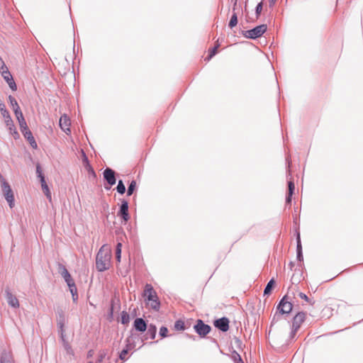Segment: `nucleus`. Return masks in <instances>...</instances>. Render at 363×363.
Listing matches in <instances>:
<instances>
[{
	"mask_svg": "<svg viewBox=\"0 0 363 363\" xmlns=\"http://www.w3.org/2000/svg\"><path fill=\"white\" fill-rule=\"evenodd\" d=\"M276 1L277 0H269L270 6L274 5Z\"/></svg>",
	"mask_w": 363,
	"mask_h": 363,
	"instance_id": "nucleus-51",
	"label": "nucleus"
},
{
	"mask_svg": "<svg viewBox=\"0 0 363 363\" xmlns=\"http://www.w3.org/2000/svg\"><path fill=\"white\" fill-rule=\"evenodd\" d=\"M116 190H117V192L121 195L124 194L126 191L125 186L121 179L118 180V182Z\"/></svg>",
	"mask_w": 363,
	"mask_h": 363,
	"instance_id": "nucleus-33",
	"label": "nucleus"
},
{
	"mask_svg": "<svg viewBox=\"0 0 363 363\" xmlns=\"http://www.w3.org/2000/svg\"><path fill=\"white\" fill-rule=\"evenodd\" d=\"M59 123L61 129L67 135H69L71 133V130L69 128L71 125L70 119L66 114H64L60 117Z\"/></svg>",
	"mask_w": 363,
	"mask_h": 363,
	"instance_id": "nucleus-16",
	"label": "nucleus"
},
{
	"mask_svg": "<svg viewBox=\"0 0 363 363\" xmlns=\"http://www.w3.org/2000/svg\"><path fill=\"white\" fill-rule=\"evenodd\" d=\"M94 351L92 350H90L87 353V357L90 358L93 356Z\"/></svg>",
	"mask_w": 363,
	"mask_h": 363,
	"instance_id": "nucleus-48",
	"label": "nucleus"
},
{
	"mask_svg": "<svg viewBox=\"0 0 363 363\" xmlns=\"http://www.w3.org/2000/svg\"><path fill=\"white\" fill-rule=\"evenodd\" d=\"M14 113H15L16 118L18 121L21 131L23 130H26V128H28L21 110L19 111H17Z\"/></svg>",
	"mask_w": 363,
	"mask_h": 363,
	"instance_id": "nucleus-25",
	"label": "nucleus"
},
{
	"mask_svg": "<svg viewBox=\"0 0 363 363\" xmlns=\"http://www.w3.org/2000/svg\"><path fill=\"white\" fill-rule=\"evenodd\" d=\"M238 0H231V2L235 4V6H238Z\"/></svg>",
	"mask_w": 363,
	"mask_h": 363,
	"instance_id": "nucleus-53",
	"label": "nucleus"
},
{
	"mask_svg": "<svg viewBox=\"0 0 363 363\" xmlns=\"http://www.w3.org/2000/svg\"><path fill=\"white\" fill-rule=\"evenodd\" d=\"M211 340H212V342L217 343V341L214 338H211Z\"/></svg>",
	"mask_w": 363,
	"mask_h": 363,
	"instance_id": "nucleus-55",
	"label": "nucleus"
},
{
	"mask_svg": "<svg viewBox=\"0 0 363 363\" xmlns=\"http://www.w3.org/2000/svg\"><path fill=\"white\" fill-rule=\"evenodd\" d=\"M0 363H15L11 352L4 350L0 355Z\"/></svg>",
	"mask_w": 363,
	"mask_h": 363,
	"instance_id": "nucleus-22",
	"label": "nucleus"
},
{
	"mask_svg": "<svg viewBox=\"0 0 363 363\" xmlns=\"http://www.w3.org/2000/svg\"><path fill=\"white\" fill-rule=\"evenodd\" d=\"M286 161L288 162L289 166L290 165V161L288 158H286Z\"/></svg>",
	"mask_w": 363,
	"mask_h": 363,
	"instance_id": "nucleus-56",
	"label": "nucleus"
},
{
	"mask_svg": "<svg viewBox=\"0 0 363 363\" xmlns=\"http://www.w3.org/2000/svg\"><path fill=\"white\" fill-rule=\"evenodd\" d=\"M1 76L4 78V79L6 82L10 89L15 91L17 90V86L13 78V76L11 75V72H9L8 67L6 69L1 70Z\"/></svg>",
	"mask_w": 363,
	"mask_h": 363,
	"instance_id": "nucleus-12",
	"label": "nucleus"
},
{
	"mask_svg": "<svg viewBox=\"0 0 363 363\" xmlns=\"http://www.w3.org/2000/svg\"><path fill=\"white\" fill-rule=\"evenodd\" d=\"M7 66L6 65L5 62L3 61L1 57H0V72L3 69H6Z\"/></svg>",
	"mask_w": 363,
	"mask_h": 363,
	"instance_id": "nucleus-46",
	"label": "nucleus"
},
{
	"mask_svg": "<svg viewBox=\"0 0 363 363\" xmlns=\"http://www.w3.org/2000/svg\"><path fill=\"white\" fill-rule=\"evenodd\" d=\"M108 350L107 349L101 350L99 352V356H98V359H97L96 363H101L103 362L104 359L106 358V357L108 355Z\"/></svg>",
	"mask_w": 363,
	"mask_h": 363,
	"instance_id": "nucleus-32",
	"label": "nucleus"
},
{
	"mask_svg": "<svg viewBox=\"0 0 363 363\" xmlns=\"http://www.w3.org/2000/svg\"><path fill=\"white\" fill-rule=\"evenodd\" d=\"M194 329L200 337L203 338L211 332V327L202 320L198 319L194 325Z\"/></svg>",
	"mask_w": 363,
	"mask_h": 363,
	"instance_id": "nucleus-10",
	"label": "nucleus"
},
{
	"mask_svg": "<svg viewBox=\"0 0 363 363\" xmlns=\"http://www.w3.org/2000/svg\"><path fill=\"white\" fill-rule=\"evenodd\" d=\"M1 188L4 194V196L9 203L10 208H13L15 205L14 196L11 186L5 179L4 176L0 173Z\"/></svg>",
	"mask_w": 363,
	"mask_h": 363,
	"instance_id": "nucleus-6",
	"label": "nucleus"
},
{
	"mask_svg": "<svg viewBox=\"0 0 363 363\" xmlns=\"http://www.w3.org/2000/svg\"><path fill=\"white\" fill-rule=\"evenodd\" d=\"M41 188H42V190H43V193L45 194L46 198L48 199H49L50 201H51V199H52L51 192L50 191V189H49L48 184L41 186Z\"/></svg>",
	"mask_w": 363,
	"mask_h": 363,
	"instance_id": "nucleus-39",
	"label": "nucleus"
},
{
	"mask_svg": "<svg viewBox=\"0 0 363 363\" xmlns=\"http://www.w3.org/2000/svg\"><path fill=\"white\" fill-rule=\"evenodd\" d=\"M117 216L122 220V223L125 224L130 219V215L128 212V202L125 199L121 200V203L119 207V210L117 213Z\"/></svg>",
	"mask_w": 363,
	"mask_h": 363,
	"instance_id": "nucleus-11",
	"label": "nucleus"
},
{
	"mask_svg": "<svg viewBox=\"0 0 363 363\" xmlns=\"http://www.w3.org/2000/svg\"><path fill=\"white\" fill-rule=\"evenodd\" d=\"M57 330H64L66 323L65 314L62 308H58L56 311Z\"/></svg>",
	"mask_w": 363,
	"mask_h": 363,
	"instance_id": "nucleus-14",
	"label": "nucleus"
},
{
	"mask_svg": "<svg viewBox=\"0 0 363 363\" xmlns=\"http://www.w3.org/2000/svg\"><path fill=\"white\" fill-rule=\"evenodd\" d=\"M103 177L108 184V186L104 185L106 190H110L111 186L116 183V172L111 168L106 167L104 170Z\"/></svg>",
	"mask_w": 363,
	"mask_h": 363,
	"instance_id": "nucleus-9",
	"label": "nucleus"
},
{
	"mask_svg": "<svg viewBox=\"0 0 363 363\" xmlns=\"http://www.w3.org/2000/svg\"><path fill=\"white\" fill-rule=\"evenodd\" d=\"M275 286V280L274 278H272L267 283V286L264 289V295L269 296L271 294L272 289Z\"/></svg>",
	"mask_w": 363,
	"mask_h": 363,
	"instance_id": "nucleus-28",
	"label": "nucleus"
},
{
	"mask_svg": "<svg viewBox=\"0 0 363 363\" xmlns=\"http://www.w3.org/2000/svg\"><path fill=\"white\" fill-rule=\"evenodd\" d=\"M143 296L145 298L146 301L150 302V307L152 309L155 311H158L160 310L161 305L160 301L155 290L150 284H146L143 292Z\"/></svg>",
	"mask_w": 363,
	"mask_h": 363,
	"instance_id": "nucleus-4",
	"label": "nucleus"
},
{
	"mask_svg": "<svg viewBox=\"0 0 363 363\" xmlns=\"http://www.w3.org/2000/svg\"><path fill=\"white\" fill-rule=\"evenodd\" d=\"M121 247H122V244L118 242L117 244L116 248V257L117 261H118V262L121 261Z\"/></svg>",
	"mask_w": 363,
	"mask_h": 363,
	"instance_id": "nucleus-42",
	"label": "nucleus"
},
{
	"mask_svg": "<svg viewBox=\"0 0 363 363\" xmlns=\"http://www.w3.org/2000/svg\"><path fill=\"white\" fill-rule=\"evenodd\" d=\"M159 335L162 338L168 337V328L165 326H162L160 328Z\"/></svg>",
	"mask_w": 363,
	"mask_h": 363,
	"instance_id": "nucleus-41",
	"label": "nucleus"
},
{
	"mask_svg": "<svg viewBox=\"0 0 363 363\" xmlns=\"http://www.w3.org/2000/svg\"><path fill=\"white\" fill-rule=\"evenodd\" d=\"M229 319L227 317H222L213 322L214 326L222 332H227L229 330Z\"/></svg>",
	"mask_w": 363,
	"mask_h": 363,
	"instance_id": "nucleus-13",
	"label": "nucleus"
},
{
	"mask_svg": "<svg viewBox=\"0 0 363 363\" xmlns=\"http://www.w3.org/2000/svg\"><path fill=\"white\" fill-rule=\"evenodd\" d=\"M296 259L299 262H302L303 260V252H302V245L301 241V235L299 231L296 232Z\"/></svg>",
	"mask_w": 363,
	"mask_h": 363,
	"instance_id": "nucleus-21",
	"label": "nucleus"
},
{
	"mask_svg": "<svg viewBox=\"0 0 363 363\" xmlns=\"http://www.w3.org/2000/svg\"><path fill=\"white\" fill-rule=\"evenodd\" d=\"M9 101L10 103L11 106H12L14 113L21 111V108L18 106V104L16 99L11 95L9 96Z\"/></svg>",
	"mask_w": 363,
	"mask_h": 363,
	"instance_id": "nucleus-29",
	"label": "nucleus"
},
{
	"mask_svg": "<svg viewBox=\"0 0 363 363\" xmlns=\"http://www.w3.org/2000/svg\"><path fill=\"white\" fill-rule=\"evenodd\" d=\"M58 333L60 335V340L62 342V345H63V347L66 350L68 354H72L73 353V350L72 349V347L69 345V344L68 343L67 339H66V335H65V330H58Z\"/></svg>",
	"mask_w": 363,
	"mask_h": 363,
	"instance_id": "nucleus-23",
	"label": "nucleus"
},
{
	"mask_svg": "<svg viewBox=\"0 0 363 363\" xmlns=\"http://www.w3.org/2000/svg\"><path fill=\"white\" fill-rule=\"evenodd\" d=\"M36 174L40 182L42 181L43 178H45L44 174L43 173L41 166L39 163L36 164Z\"/></svg>",
	"mask_w": 363,
	"mask_h": 363,
	"instance_id": "nucleus-38",
	"label": "nucleus"
},
{
	"mask_svg": "<svg viewBox=\"0 0 363 363\" xmlns=\"http://www.w3.org/2000/svg\"><path fill=\"white\" fill-rule=\"evenodd\" d=\"M236 9H237V6H235V4H233V13L235 12Z\"/></svg>",
	"mask_w": 363,
	"mask_h": 363,
	"instance_id": "nucleus-54",
	"label": "nucleus"
},
{
	"mask_svg": "<svg viewBox=\"0 0 363 363\" xmlns=\"http://www.w3.org/2000/svg\"><path fill=\"white\" fill-rule=\"evenodd\" d=\"M126 342H127V344L125 345V347L123 348L121 352H120L119 354V358L121 359V360H126L127 358H126V355L128 354V351L131 349H133L135 345L133 344H131L130 342V340L128 338H127L126 340Z\"/></svg>",
	"mask_w": 363,
	"mask_h": 363,
	"instance_id": "nucleus-24",
	"label": "nucleus"
},
{
	"mask_svg": "<svg viewBox=\"0 0 363 363\" xmlns=\"http://www.w3.org/2000/svg\"><path fill=\"white\" fill-rule=\"evenodd\" d=\"M306 313L303 311L298 312L291 320V331L289 333L287 343L289 344L295 340L298 330L300 329L302 323L306 320Z\"/></svg>",
	"mask_w": 363,
	"mask_h": 363,
	"instance_id": "nucleus-2",
	"label": "nucleus"
},
{
	"mask_svg": "<svg viewBox=\"0 0 363 363\" xmlns=\"http://www.w3.org/2000/svg\"><path fill=\"white\" fill-rule=\"evenodd\" d=\"M40 182L41 186L47 184L45 178H43L42 181H40Z\"/></svg>",
	"mask_w": 363,
	"mask_h": 363,
	"instance_id": "nucleus-50",
	"label": "nucleus"
},
{
	"mask_svg": "<svg viewBox=\"0 0 363 363\" xmlns=\"http://www.w3.org/2000/svg\"><path fill=\"white\" fill-rule=\"evenodd\" d=\"M121 322L123 325H126L130 322V315L128 312L123 311L121 314Z\"/></svg>",
	"mask_w": 363,
	"mask_h": 363,
	"instance_id": "nucleus-34",
	"label": "nucleus"
},
{
	"mask_svg": "<svg viewBox=\"0 0 363 363\" xmlns=\"http://www.w3.org/2000/svg\"><path fill=\"white\" fill-rule=\"evenodd\" d=\"M291 299L289 294L284 296L277 306V312L282 315H289L293 309V304L289 301Z\"/></svg>",
	"mask_w": 363,
	"mask_h": 363,
	"instance_id": "nucleus-8",
	"label": "nucleus"
},
{
	"mask_svg": "<svg viewBox=\"0 0 363 363\" xmlns=\"http://www.w3.org/2000/svg\"><path fill=\"white\" fill-rule=\"evenodd\" d=\"M133 328L140 333H144L147 328V324L143 318H136L133 322Z\"/></svg>",
	"mask_w": 363,
	"mask_h": 363,
	"instance_id": "nucleus-17",
	"label": "nucleus"
},
{
	"mask_svg": "<svg viewBox=\"0 0 363 363\" xmlns=\"http://www.w3.org/2000/svg\"><path fill=\"white\" fill-rule=\"evenodd\" d=\"M283 315L282 314L279 313V312H277V311H276V313H274V315H273L272 318V320H271V325H270V328L276 323H277L278 321L280 320L281 319V316Z\"/></svg>",
	"mask_w": 363,
	"mask_h": 363,
	"instance_id": "nucleus-40",
	"label": "nucleus"
},
{
	"mask_svg": "<svg viewBox=\"0 0 363 363\" xmlns=\"http://www.w3.org/2000/svg\"><path fill=\"white\" fill-rule=\"evenodd\" d=\"M21 133L24 138L28 140L32 148L37 149L38 144L33 135L32 132L28 129V128H26V130H21Z\"/></svg>",
	"mask_w": 363,
	"mask_h": 363,
	"instance_id": "nucleus-20",
	"label": "nucleus"
},
{
	"mask_svg": "<svg viewBox=\"0 0 363 363\" xmlns=\"http://www.w3.org/2000/svg\"><path fill=\"white\" fill-rule=\"evenodd\" d=\"M135 189H136V182H135V180H132L128 186L127 196H131L133 194Z\"/></svg>",
	"mask_w": 363,
	"mask_h": 363,
	"instance_id": "nucleus-35",
	"label": "nucleus"
},
{
	"mask_svg": "<svg viewBox=\"0 0 363 363\" xmlns=\"http://www.w3.org/2000/svg\"><path fill=\"white\" fill-rule=\"evenodd\" d=\"M57 267L59 273L61 274L67 286L69 287L73 301L77 302L78 300V294L77 288L74 279L64 264L58 263Z\"/></svg>",
	"mask_w": 363,
	"mask_h": 363,
	"instance_id": "nucleus-1",
	"label": "nucleus"
},
{
	"mask_svg": "<svg viewBox=\"0 0 363 363\" xmlns=\"http://www.w3.org/2000/svg\"><path fill=\"white\" fill-rule=\"evenodd\" d=\"M301 267V264H300L298 266V267L295 268L294 272L291 278V281L292 284H298L301 282L302 279H303V273Z\"/></svg>",
	"mask_w": 363,
	"mask_h": 363,
	"instance_id": "nucleus-19",
	"label": "nucleus"
},
{
	"mask_svg": "<svg viewBox=\"0 0 363 363\" xmlns=\"http://www.w3.org/2000/svg\"><path fill=\"white\" fill-rule=\"evenodd\" d=\"M5 296L7 301L8 304L14 308H17L19 307V301L16 296L13 295L9 288L5 289Z\"/></svg>",
	"mask_w": 363,
	"mask_h": 363,
	"instance_id": "nucleus-15",
	"label": "nucleus"
},
{
	"mask_svg": "<svg viewBox=\"0 0 363 363\" xmlns=\"http://www.w3.org/2000/svg\"><path fill=\"white\" fill-rule=\"evenodd\" d=\"M238 24V14L236 12H233L232 16H231V18L230 19V21L228 23V27L230 28H233L234 27H235Z\"/></svg>",
	"mask_w": 363,
	"mask_h": 363,
	"instance_id": "nucleus-31",
	"label": "nucleus"
},
{
	"mask_svg": "<svg viewBox=\"0 0 363 363\" xmlns=\"http://www.w3.org/2000/svg\"><path fill=\"white\" fill-rule=\"evenodd\" d=\"M288 195L286 197V204H291L292 196L294 194L295 185L293 181L290 180L288 182Z\"/></svg>",
	"mask_w": 363,
	"mask_h": 363,
	"instance_id": "nucleus-26",
	"label": "nucleus"
},
{
	"mask_svg": "<svg viewBox=\"0 0 363 363\" xmlns=\"http://www.w3.org/2000/svg\"><path fill=\"white\" fill-rule=\"evenodd\" d=\"M82 162H83L85 169L87 170L89 175L93 177V179H96V174L94 169H93V167H91V165L90 164L89 160L83 150H82Z\"/></svg>",
	"mask_w": 363,
	"mask_h": 363,
	"instance_id": "nucleus-18",
	"label": "nucleus"
},
{
	"mask_svg": "<svg viewBox=\"0 0 363 363\" xmlns=\"http://www.w3.org/2000/svg\"><path fill=\"white\" fill-rule=\"evenodd\" d=\"M186 337H188L189 338H191L193 340H195L196 337L194 335H187L186 334Z\"/></svg>",
	"mask_w": 363,
	"mask_h": 363,
	"instance_id": "nucleus-52",
	"label": "nucleus"
},
{
	"mask_svg": "<svg viewBox=\"0 0 363 363\" xmlns=\"http://www.w3.org/2000/svg\"><path fill=\"white\" fill-rule=\"evenodd\" d=\"M219 43H216L210 50L208 56L206 57V61H209L217 53V50L219 48Z\"/></svg>",
	"mask_w": 363,
	"mask_h": 363,
	"instance_id": "nucleus-30",
	"label": "nucleus"
},
{
	"mask_svg": "<svg viewBox=\"0 0 363 363\" xmlns=\"http://www.w3.org/2000/svg\"><path fill=\"white\" fill-rule=\"evenodd\" d=\"M113 313H114V300L111 299V306L108 309V319L111 320L113 318Z\"/></svg>",
	"mask_w": 363,
	"mask_h": 363,
	"instance_id": "nucleus-43",
	"label": "nucleus"
},
{
	"mask_svg": "<svg viewBox=\"0 0 363 363\" xmlns=\"http://www.w3.org/2000/svg\"><path fill=\"white\" fill-rule=\"evenodd\" d=\"M88 363H92V362H88Z\"/></svg>",
	"mask_w": 363,
	"mask_h": 363,
	"instance_id": "nucleus-57",
	"label": "nucleus"
},
{
	"mask_svg": "<svg viewBox=\"0 0 363 363\" xmlns=\"http://www.w3.org/2000/svg\"><path fill=\"white\" fill-rule=\"evenodd\" d=\"M289 267L290 269L292 270L293 267H294V263L293 262H290L289 263Z\"/></svg>",
	"mask_w": 363,
	"mask_h": 363,
	"instance_id": "nucleus-49",
	"label": "nucleus"
},
{
	"mask_svg": "<svg viewBox=\"0 0 363 363\" xmlns=\"http://www.w3.org/2000/svg\"><path fill=\"white\" fill-rule=\"evenodd\" d=\"M0 112L4 118V122L8 128L10 133L13 135L14 138L19 137V134L16 130L13 121L11 117L9 112L7 111L5 104L0 99Z\"/></svg>",
	"mask_w": 363,
	"mask_h": 363,
	"instance_id": "nucleus-5",
	"label": "nucleus"
},
{
	"mask_svg": "<svg viewBox=\"0 0 363 363\" xmlns=\"http://www.w3.org/2000/svg\"><path fill=\"white\" fill-rule=\"evenodd\" d=\"M103 247L104 246L100 248L96 257V268L100 272L108 269L111 266V252H105Z\"/></svg>",
	"mask_w": 363,
	"mask_h": 363,
	"instance_id": "nucleus-3",
	"label": "nucleus"
},
{
	"mask_svg": "<svg viewBox=\"0 0 363 363\" xmlns=\"http://www.w3.org/2000/svg\"><path fill=\"white\" fill-rule=\"evenodd\" d=\"M146 330H147V333H146L145 340H147L148 338H150L151 340H154L155 338L156 334H157L156 325L151 323L147 326V328Z\"/></svg>",
	"mask_w": 363,
	"mask_h": 363,
	"instance_id": "nucleus-27",
	"label": "nucleus"
},
{
	"mask_svg": "<svg viewBox=\"0 0 363 363\" xmlns=\"http://www.w3.org/2000/svg\"><path fill=\"white\" fill-rule=\"evenodd\" d=\"M298 296L301 298V299H303L304 301H306V302L309 303L311 305H313L314 303V301H311V300L308 298V296L303 293V292H299L298 293Z\"/></svg>",
	"mask_w": 363,
	"mask_h": 363,
	"instance_id": "nucleus-45",
	"label": "nucleus"
},
{
	"mask_svg": "<svg viewBox=\"0 0 363 363\" xmlns=\"http://www.w3.org/2000/svg\"><path fill=\"white\" fill-rule=\"evenodd\" d=\"M174 329L176 330H185V324L182 320H177L174 323Z\"/></svg>",
	"mask_w": 363,
	"mask_h": 363,
	"instance_id": "nucleus-37",
	"label": "nucleus"
},
{
	"mask_svg": "<svg viewBox=\"0 0 363 363\" xmlns=\"http://www.w3.org/2000/svg\"><path fill=\"white\" fill-rule=\"evenodd\" d=\"M231 359L234 363H244L241 356L235 350L231 354Z\"/></svg>",
	"mask_w": 363,
	"mask_h": 363,
	"instance_id": "nucleus-36",
	"label": "nucleus"
},
{
	"mask_svg": "<svg viewBox=\"0 0 363 363\" xmlns=\"http://www.w3.org/2000/svg\"><path fill=\"white\" fill-rule=\"evenodd\" d=\"M263 4L262 1L258 3L255 7V15L256 18H258L262 11Z\"/></svg>",
	"mask_w": 363,
	"mask_h": 363,
	"instance_id": "nucleus-44",
	"label": "nucleus"
},
{
	"mask_svg": "<svg viewBox=\"0 0 363 363\" xmlns=\"http://www.w3.org/2000/svg\"><path fill=\"white\" fill-rule=\"evenodd\" d=\"M235 343L237 344V346L240 347V345H242V341L238 337L235 338Z\"/></svg>",
	"mask_w": 363,
	"mask_h": 363,
	"instance_id": "nucleus-47",
	"label": "nucleus"
},
{
	"mask_svg": "<svg viewBox=\"0 0 363 363\" xmlns=\"http://www.w3.org/2000/svg\"><path fill=\"white\" fill-rule=\"evenodd\" d=\"M267 30L266 24H261L255 28L242 31V34L248 39L255 40L260 38Z\"/></svg>",
	"mask_w": 363,
	"mask_h": 363,
	"instance_id": "nucleus-7",
	"label": "nucleus"
}]
</instances>
